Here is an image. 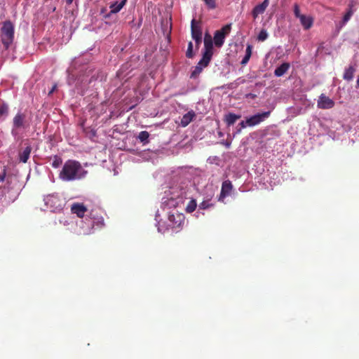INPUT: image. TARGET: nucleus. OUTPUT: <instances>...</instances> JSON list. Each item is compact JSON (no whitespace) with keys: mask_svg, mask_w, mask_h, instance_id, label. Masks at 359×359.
<instances>
[{"mask_svg":"<svg viewBox=\"0 0 359 359\" xmlns=\"http://www.w3.org/2000/svg\"><path fill=\"white\" fill-rule=\"evenodd\" d=\"M85 173L79 162L68 160L65 163L59 177L63 181H72L83 177Z\"/></svg>","mask_w":359,"mask_h":359,"instance_id":"nucleus-1","label":"nucleus"},{"mask_svg":"<svg viewBox=\"0 0 359 359\" xmlns=\"http://www.w3.org/2000/svg\"><path fill=\"white\" fill-rule=\"evenodd\" d=\"M1 41L6 49H8L14 39L13 24L10 20L4 22L3 26L1 28Z\"/></svg>","mask_w":359,"mask_h":359,"instance_id":"nucleus-2","label":"nucleus"},{"mask_svg":"<svg viewBox=\"0 0 359 359\" xmlns=\"http://www.w3.org/2000/svg\"><path fill=\"white\" fill-rule=\"evenodd\" d=\"M29 124L26 120V115L22 112H18L13 119L11 135L14 137H17L18 136L20 129H25L29 128Z\"/></svg>","mask_w":359,"mask_h":359,"instance_id":"nucleus-3","label":"nucleus"},{"mask_svg":"<svg viewBox=\"0 0 359 359\" xmlns=\"http://www.w3.org/2000/svg\"><path fill=\"white\" fill-rule=\"evenodd\" d=\"M231 29V25H226L222 29L215 32L213 40L216 47L220 48L223 46L224 39L230 33Z\"/></svg>","mask_w":359,"mask_h":359,"instance_id":"nucleus-4","label":"nucleus"},{"mask_svg":"<svg viewBox=\"0 0 359 359\" xmlns=\"http://www.w3.org/2000/svg\"><path fill=\"white\" fill-rule=\"evenodd\" d=\"M191 37L196 42V46L198 48L202 42V29L199 25V22H196L195 19L191 20Z\"/></svg>","mask_w":359,"mask_h":359,"instance_id":"nucleus-5","label":"nucleus"},{"mask_svg":"<svg viewBox=\"0 0 359 359\" xmlns=\"http://www.w3.org/2000/svg\"><path fill=\"white\" fill-rule=\"evenodd\" d=\"M271 114V111H264L262 113H259L255 114L249 118H247V123L248 126L252 127L257 126L262 122H263L265 119L269 117Z\"/></svg>","mask_w":359,"mask_h":359,"instance_id":"nucleus-6","label":"nucleus"},{"mask_svg":"<svg viewBox=\"0 0 359 359\" xmlns=\"http://www.w3.org/2000/svg\"><path fill=\"white\" fill-rule=\"evenodd\" d=\"M213 55V42L211 36L209 34H205L204 38V52L203 57L211 60Z\"/></svg>","mask_w":359,"mask_h":359,"instance_id":"nucleus-7","label":"nucleus"},{"mask_svg":"<svg viewBox=\"0 0 359 359\" xmlns=\"http://www.w3.org/2000/svg\"><path fill=\"white\" fill-rule=\"evenodd\" d=\"M334 101L322 93L318 100L317 107L322 109H329L334 107Z\"/></svg>","mask_w":359,"mask_h":359,"instance_id":"nucleus-8","label":"nucleus"},{"mask_svg":"<svg viewBox=\"0 0 359 359\" xmlns=\"http://www.w3.org/2000/svg\"><path fill=\"white\" fill-rule=\"evenodd\" d=\"M169 225L172 228L180 227L184 222V216L179 212L170 214L168 216Z\"/></svg>","mask_w":359,"mask_h":359,"instance_id":"nucleus-9","label":"nucleus"},{"mask_svg":"<svg viewBox=\"0 0 359 359\" xmlns=\"http://www.w3.org/2000/svg\"><path fill=\"white\" fill-rule=\"evenodd\" d=\"M210 61L211 60L202 57V58L198 62L197 65L195 67L194 69L192 71L191 74V78H197L202 72L203 69L208 66Z\"/></svg>","mask_w":359,"mask_h":359,"instance_id":"nucleus-10","label":"nucleus"},{"mask_svg":"<svg viewBox=\"0 0 359 359\" xmlns=\"http://www.w3.org/2000/svg\"><path fill=\"white\" fill-rule=\"evenodd\" d=\"M71 211L73 214H76L77 217L83 218L87 212V208L80 203H74L71 206Z\"/></svg>","mask_w":359,"mask_h":359,"instance_id":"nucleus-11","label":"nucleus"},{"mask_svg":"<svg viewBox=\"0 0 359 359\" xmlns=\"http://www.w3.org/2000/svg\"><path fill=\"white\" fill-rule=\"evenodd\" d=\"M269 0H264L262 4H259L254 7L252 11V15L255 20L259 15L262 14L266 11V8L269 6Z\"/></svg>","mask_w":359,"mask_h":359,"instance_id":"nucleus-12","label":"nucleus"},{"mask_svg":"<svg viewBox=\"0 0 359 359\" xmlns=\"http://www.w3.org/2000/svg\"><path fill=\"white\" fill-rule=\"evenodd\" d=\"M233 186L229 180L224 181L222 183L219 201H223L231 191Z\"/></svg>","mask_w":359,"mask_h":359,"instance_id":"nucleus-13","label":"nucleus"},{"mask_svg":"<svg viewBox=\"0 0 359 359\" xmlns=\"http://www.w3.org/2000/svg\"><path fill=\"white\" fill-rule=\"evenodd\" d=\"M195 116V112L193 110L189 111L182 116L180 125L182 127L187 126L193 121Z\"/></svg>","mask_w":359,"mask_h":359,"instance_id":"nucleus-14","label":"nucleus"},{"mask_svg":"<svg viewBox=\"0 0 359 359\" xmlns=\"http://www.w3.org/2000/svg\"><path fill=\"white\" fill-rule=\"evenodd\" d=\"M299 19L304 29H310L313 24V19L311 16L303 15L302 16H300Z\"/></svg>","mask_w":359,"mask_h":359,"instance_id":"nucleus-15","label":"nucleus"},{"mask_svg":"<svg viewBox=\"0 0 359 359\" xmlns=\"http://www.w3.org/2000/svg\"><path fill=\"white\" fill-rule=\"evenodd\" d=\"M31 151H32V147L29 145L26 147L22 151L19 153L20 161L22 163H27L29 158Z\"/></svg>","mask_w":359,"mask_h":359,"instance_id":"nucleus-16","label":"nucleus"},{"mask_svg":"<svg viewBox=\"0 0 359 359\" xmlns=\"http://www.w3.org/2000/svg\"><path fill=\"white\" fill-rule=\"evenodd\" d=\"M289 68L290 64L287 62H284L275 69L274 74L278 77L282 76L287 72Z\"/></svg>","mask_w":359,"mask_h":359,"instance_id":"nucleus-17","label":"nucleus"},{"mask_svg":"<svg viewBox=\"0 0 359 359\" xmlns=\"http://www.w3.org/2000/svg\"><path fill=\"white\" fill-rule=\"evenodd\" d=\"M127 0H122L120 3H118L117 1L113 3L110 5L109 8L111 9V13H118L122 8L125 6L126 4Z\"/></svg>","mask_w":359,"mask_h":359,"instance_id":"nucleus-18","label":"nucleus"},{"mask_svg":"<svg viewBox=\"0 0 359 359\" xmlns=\"http://www.w3.org/2000/svg\"><path fill=\"white\" fill-rule=\"evenodd\" d=\"M241 117V115H237L233 113H229L225 116L224 121L228 126H232L236 123L237 120L240 119Z\"/></svg>","mask_w":359,"mask_h":359,"instance_id":"nucleus-19","label":"nucleus"},{"mask_svg":"<svg viewBox=\"0 0 359 359\" xmlns=\"http://www.w3.org/2000/svg\"><path fill=\"white\" fill-rule=\"evenodd\" d=\"M354 72H355V69L352 66H350L348 68L346 69V70L344 73V76H343L344 79H345L346 81L352 80L353 78Z\"/></svg>","mask_w":359,"mask_h":359,"instance_id":"nucleus-20","label":"nucleus"},{"mask_svg":"<svg viewBox=\"0 0 359 359\" xmlns=\"http://www.w3.org/2000/svg\"><path fill=\"white\" fill-rule=\"evenodd\" d=\"M9 111V107L8 104L5 103H0V118L4 117V118L8 116Z\"/></svg>","mask_w":359,"mask_h":359,"instance_id":"nucleus-21","label":"nucleus"},{"mask_svg":"<svg viewBox=\"0 0 359 359\" xmlns=\"http://www.w3.org/2000/svg\"><path fill=\"white\" fill-rule=\"evenodd\" d=\"M50 159H53V162L51 163V165L53 168H57L60 167V165L62 163V158L60 157L59 156H57V155H55L53 157H50Z\"/></svg>","mask_w":359,"mask_h":359,"instance_id":"nucleus-22","label":"nucleus"},{"mask_svg":"<svg viewBox=\"0 0 359 359\" xmlns=\"http://www.w3.org/2000/svg\"><path fill=\"white\" fill-rule=\"evenodd\" d=\"M196 206H197V204H196V200L192 199L188 203V204L186 207V211L187 212L191 213L196 210Z\"/></svg>","mask_w":359,"mask_h":359,"instance_id":"nucleus-23","label":"nucleus"},{"mask_svg":"<svg viewBox=\"0 0 359 359\" xmlns=\"http://www.w3.org/2000/svg\"><path fill=\"white\" fill-rule=\"evenodd\" d=\"M353 14V11L352 8H350L343 17L342 22H341V26L344 25L351 19Z\"/></svg>","mask_w":359,"mask_h":359,"instance_id":"nucleus-24","label":"nucleus"},{"mask_svg":"<svg viewBox=\"0 0 359 359\" xmlns=\"http://www.w3.org/2000/svg\"><path fill=\"white\" fill-rule=\"evenodd\" d=\"M149 133L147 131H142L139 133L138 138L142 142H147Z\"/></svg>","mask_w":359,"mask_h":359,"instance_id":"nucleus-25","label":"nucleus"},{"mask_svg":"<svg viewBox=\"0 0 359 359\" xmlns=\"http://www.w3.org/2000/svg\"><path fill=\"white\" fill-rule=\"evenodd\" d=\"M186 56L188 58H192L194 56V52H193V43L191 41H190L188 44V48L186 52Z\"/></svg>","mask_w":359,"mask_h":359,"instance_id":"nucleus-26","label":"nucleus"},{"mask_svg":"<svg viewBox=\"0 0 359 359\" xmlns=\"http://www.w3.org/2000/svg\"><path fill=\"white\" fill-rule=\"evenodd\" d=\"M267 37H268V33H267L266 30L262 29L258 34L257 39L259 41H264L267 39Z\"/></svg>","mask_w":359,"mask_h":359,"instance_id":"nucleus-27","label":"nucleus"},{"mask_svg":"<svg viewBox=\"0 0 359 359\" xmlns=\"http://www.w3.org/2000/svg\"><path fill=\"white\" fill-rule=\"evenodd\" d=\"M206 6L210 8L214 9L216 8V2L215 0H203Z\"/></svg>","mask_w":359,"mask_h":359,"instance_id":"nucleus-28","label":"nucleus"},{"mask_svg":"<svg viewBox=\"0 0 359 359\" xmlns=\"http://www.w3.org/2000/svg\"><path fill=\"white\" fill-rule=\"evenodd\" d=\"M294 14L295 17L297 18H299L300 16L303 15L302 14L300 13L299 5L297 4H295L294 5Z\"/></svg>","mask_w":359,"mask_h":359,"instance_id":"nucleus-29","label":"nucleus"},{"mask_svg":"<svg viewBox=\"0 0 359 359\" xmlns=\"http://www.w3.org/2000/svg\"><path fill=\"white\" fill-rule=\"evenodd\" d=\"M238 126H240V128L237 130V133H240L241 132V130H242L243 128H245L246 126H248L247 119L245 120V121H242L239 123Z\"/></svg>","mask_w":359,"mask_h":359,"instance_id":"nucleus-30","label":"nucleus"},{"mask_svg":"<svg viewBox=\"0 0 359 359\" xmlns=\"http://www.w3.org/2000/svg\"><path fill=\"white\" fill-rule=\"evenodd\" d=\"M250 57L251 56H250V55H245L244 56V57L242 59V60L241 62V64L242 65H243V66L245 65L248 62V61L250 60Z\"/></svg>","mask_w":359,"mask_h":359,"instance_id":"nucleus-31","label":"nucleus"},{"mask_svg":"<svg viewBox=\"0 0 359 359\" xmlns=\"http://www.w3.org/2000/svg\"><path fill=\"white\" fill-rule=\"evenodd\" d=\"M252 46L250 44L247 45L246 50H245V55L251 56L252 55Z\"/></svg>","mask_w":359,"mask_h":359,"instance_id":"nucleus-32","label":"nucleus"},{"mask_svg":"<svg viewBox=\"0 0 359 359\" xmlns=\"http://www.w3.org/2000/svg\"><path fill=\"white\" fill-rule=\"evenodd\" d=\"M209 206V204L207 203L206 202L203 201V203H201L199 205L200 208L201 209H205L207 208H208Z\"/></svg>","mask_w":359,"mask_h":359,"instance_id":"nucleus-33","label":"nucleus"},{"mask_svg":"<svg viewBox=\"0 0 359 359\" xmlns=\"http://www.w3.org/2000/svg\"><path fill=\"white\" fill-rule=\"evenodd\" d=\"M5 177H6V171L4 170L2 174H0V182H3L5 180Z\"/></svg>","mask_w":359,"mask_h":359,"instance_id":"nucleus-34","label":"nucleus"},{"mask_svg":"<svg viewBox=\"0 0 359 359\" xmlns=\"http://www.w3.org/2000/svg\"><path fill=\"white\" fill-rule=\"evenodd\" d=\"M56 88H57V86H56V85H54V86H53L52 89L50 90V92H49V93H48V94H49V95L52 94V93L55 91V90L56 89Z\"/></svg>","mask_w":359,"mask_h":359,"instance_id":"nucleus-35","label":"nucleus"},{"mask_svg":"<svg viewBox=\"0 0 359 359\" xmlns=\"http://www.w3.org/2000/svg\"><path fill=\"white\" fill-rule=\"evenodd\" d=\"M94 223L95 222H93L92 224H90V229L89 230L88 232H87L86 233H90L91 232V229L94 227Z\"/></svg>","mask_w":359,"mask_h":359,"instance_id":"nucleus-36","label":"nucleus"},{"mask_svg":"<svg viewBox=\"0 0 359 359\" xmlns=\"http://www.w3.org/2000/svg\"><path fill=\"white\" fill-rule=\"evenodd\" d=\"M74 0H66V3L67 5H70L72 4Z\"/></svg>","mask_w":359,"mask_h":359,"instance_id":"nucleus-37","label":"nucleus"},{"mask_svg":"<svg viewBox=\"0 0 359 359\" xmlns=\"http://www.w3.org/2000/svg\"><path fill=\"white\" fill-rule=\"evenodd\" d=\"M97 223H100L101 226L104 225V219L102 218H101V220L98 221Z\"/></svg>","mask_w":359,"mask_h":359,"instance_id":"nucleus-38","label":"nucleus"},{"mask_svg":"<svg viewBox=\"0 0 359 359\" xmlns=\"http://www.w3.org/2000/svg\"><path fill=\"white\" fill-rule=\"evenodd\" d=\"M357 85H358V86L359 87V76H358V79H357Z\"/></svg>","mask_w":359,"mask_h":359,"instance_id":"nucleus-39","label":"nucleus"},{"mask_svg":"<svg viewBox=\"0 0 359 359\" xmlns=\"http://www.w3.org/2000/svg\"><path fill=\"white\" fill-rule=\"evenodd\" d=\"M53 198H54L53 196H50V198H48V200L50 201V199H52Z\"/></svg>","mask_w":359,"mask_h":359,"instance_id":"nucleus-40","label":"nucleus"}]
</instances>
